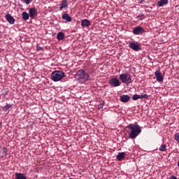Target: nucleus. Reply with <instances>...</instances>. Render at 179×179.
<instances>
[{"instance_id":"393cba45","label":"nucleus","mask_w":179,"mask_h":179,"mask_svg":"<svg viewBox=\"0 0 179 179\" xmlns=\"http://www.w3.org/2000/svg\"><path fill=\"white\" fill-rule=\"evenodd\" d=\"M42 50H43V48L41 46L36 45V51H42Z\"/></svg>"},{"instance_id":"20e7f679","label":"nucleus","mask_w":179,"mask_h":179,"mask_svg":"<svg viewBox=\"0 0 179 179\" xmlns=\"http://www.w3.org/2000/svg\"><path fill=\"white\" fill-rule=\"evenodd\" d=\"M119 79L122 82V83H127V85L131 83L132 82L131 75L127 73H123L120 74Z\"/></svg>"},{"instance_id":"412c9836","label":"nucleus","mask_w":179,"mask_h":179,"mask_svg":"<svg viewBox=\"0 0 179 179\" xmlns=\"http://www.w3.org/2000/svg\"><path fill=\"white\" fill-rule=\"evenodd\" d=\"M159 152H166V145L162 144L159 148Z\"/></svg>"},{"instance_id":"2eb2a0df","label":"nucleus","mask_w":179,"mask_h":179,"mask_svg":"<svg viewBox=\"0 0 179 179\" xmlns=\"http://www.w3.org/2000/svg\"><path fill=\"white\" fill-rule=\"evenodd\" d=\"M116 159L119 161L121 162V160H124V159H125V152H122L119 153Z\"/></svg>"},{"instance_id":"4468645a","label":"nucleus","mask_w":179,"mask_h":179,"mask_svg":"<svg viewBox=\"0 0 179 179\" xmlns=\"http://www.w3.org/2000/svg\"><path fill=\"white\" fill-rule=\"evenodd\" d=\"M65 8H68V0H63L62 1V3L60 4V10H62V9H65Z\"/></svg>"},{"instance_id":"c756f323","label":"nucleus","mask_w":179,"mask_h":179,"mask_svg":"<svg viewBox=\"0 0 179 179\" xmlns=\"http://www.w3.org/2000/svg\"><path fill=\"white\" fill-rule=\"evenodd\" d=\"M141 1H143V0H141Z\"/></svg>"},{"instance_id":"39448f33","label":"nucleus","mask_w":179,"mask_h":179,"mask_svg":"<svg viewBox=\"0 0 179 179\" xmlns=\"http://www.w3.org/2000/svg\"><path fill=\"white\" fill-rule=\"evenodd\" d=\"M129 47L131 50H134V51H141V50H142V47L141 46L139 43L136 41L130 43Z\"/></svg>"},{"instance_id":"9b49d317","label":"nucleus","mask_w":179,"mask_h":179,"mask_svg":"<svg viewBox=\"0 0 179 179\" xmlns=\"http://www.w3.org/2000/svg\"><path fill=\"white\" fill-rule=\"evenodd\" d=\"M81 26L83 27H89L90 26V21L87 19H84L81 21Z\"/></svg>"},{"instance_id":"aec40b11","label":"nucleus","mask_w":179,"mask_h":179,"mask_svg":"<svg viewBox=\"0 0 179 179\" xmlns=\"http://www.w3.org/2000/svg\"><path fill=\"white\" fill-rule=\"evenodd\" d=\"M22 17L23 20H29L30 15H29V13H27L26 12H23L22 13Z\"/></svg>"},{"instance_id":"4be33fe9","label":"nucleus","mask_w":179,"mask_h":179,"mask_svg":"<svg viewBox=\"0 0 179 179\" xmlns=\"http://www.w3.org/2000/svg\"><path fill=\"white\" fill-rule=\"evenodd\" d=\"M136 19H138V20H143V19H145V15L140 14L136 17Z\"/></svg>"},{"instance_id":"dca6fc26","label":"nucleus","mask_w":179,"mask_h":179,"mask_svg":"<svg viewBox=\"0 0 179 179\" xmlns=\"http://www.w3.org/2000/svg\"><path fill=\"white\" fill-rule=\"evenodd\" d=\"M62 19L66 20V22H72V17L69 14L64 13L62 15Z\"/></svg>"},{"instance_id":"cd10ccee","label":"nucleus","mask_w":179,"mask_h":179,"mask_svg":"<svg viewBox=\"0 0 179 179\" xmlns=\"http://www.w3.org/2000/svg\"><path fill=\"white\" fill-rule=\"evenodd\" d=\"M170 179H177V178L176 176H171Z\"/></svg>"},{"instance_id":"1a4fd4ad","label":"nucleus","mask_w":179,"mask_h":179,"mask_svg":"<svg viewBox=\"0 0 179 179\" xmlns=\"http://www.w3.org/2000/svg\"><path fill=\"white\" fill-rule=\"evenodd\" d=\"M6 19L10 24H15V18L10 14L6 15Z\"/></svg>"},{"instance_id":"6e6552de","label":"nucleus","mask_w":179,"mask_h":179,"mask_svg":"<svg viewBox=\"0 0 179 179\" xmlns=\"http://www.w3.org/2000/svg\"><path fill=\"white\" fill-rule=\"evenodd\" d=\"M29 15L30 18L34 19L37 16V10L35 8H30L29 9Z\"/></svg>"},{"instance_id":"bb28decb","label":"nucleus","mask_w":179,"mask_h":179,"mask_svg":"<svg viewBox=\"0 0 179 179\" xmlns=\"http://www.w3.org/2000/svg\"><path fill=\"white\" fill-rule=\"evenodd\" d=\"M132 99L133 100H138V94H136L133 95Z\"/></svg>"},{"instance_id":"f03ea898","label":"nucleus","mask_w":179,"mask_h":179,"mask_svg":"<svg viewBox=\"0 0 179 179\" xmlns=\"http://www.w3.org/2000/svg\"><path fill=\"white\" fill-rule=\"evenodd\" d=\"M74 78L78 83H81L82 85L90 80V75H89V73L86 72L84 69L78 71L75 74Z\"/></svg>"},{"instance_id":"c85d7f7f","label":"nucleus","mask_w":179,"mask_h":179,"mask_svg":"<svg viewBox=\"0 0 179 179\" xmlns=\"http://www.w3.org/2000/svg\"><path fill=\"white\" fill-rule=\"evenodd\" d=\"M2 127V122H0V127Z\"/></svg>"},{"instance_id":"f8f14e48","label":"nucleus","mask_w":179,"mask_h":179,"mask_svg":"<svg viewBox=\"0 0 179 179\" xmlns=\"http://www.w3.org/2000/svg\"><path fill=\"white\" fill-rule=\"evenodd\" d=\"M129 99L130 97L128 95L123 94L120 96V101H122V103H128Z\"/></svg>"},{"instance_id":"9d476101","label":"nucleus","mask_w":179,"mask_h":179,"mask_svg":"<svg viewBox=\"0 0 179 179\" xmlns=\"http://www.w3.org/2000/svg\"><path fill=\"white\" fill-rule=\"evenodd\" d=\"M155 75L157 78V82H163V76H162V73L159 71H156Z\"/></svg>"},{"instance_id":"423d86ee","label":"nucleus","mask_w":179,"mask_h":179,"mask_svg":"<svg viewBox=\"0 0 179 179\" xmlns=\"http://www.w3.org/2000/svg\"><path fill=\"white\" fill-rule=\"evenodd\" d=\"M145 31V29L142 27H136L133 29L132 33L134 36H139Z\"/></svg>"},{"instance_id":"f3484780","label":"nucleus","mask_w":179,"mask_h":179,"mask_svg":"<svg viewBox=\"0 0 179 179\" xmlns=\"http://www.w3.org/2000/svg\"><path fill=\"white\" fill-rule=\"evenodd\" d=\"M57 38L59 40V41H61V40H64L65 38V34L63 32H59L57 35Z\"/></svg>"},{"instance_id":"a878e982","label":"nucleus","mask_w":179,"mask_h":179,"mask_svg":"<svg viewBox=\"0 0 179 179\" xmlns=\"http://www.w3.org/2000/svg\"><path fill=\"white\" fill-rule=\"evenodd\" d=\"M175 140L177 141V142H179V133L176 134L175 135Z\"/></svg>"},{"instance_id":"7ed1b4c3","label":"nucleus","mask_w":179,"mask_h":179,"mask_svg":"<svg viewBox=\"0 0 179 179\" xmlns=\"http://www.w3.org/2000/svg\"><path fill=\"white\" fill-rule=\"evenodd\" d=\"M65 78V73L62 71H55L51 74V79L53 82H59Z\"/></svg>"},{"instance_id":"0eeeda50","label":"nucleus","mask_w":179,"mask_h":179,"mask_svg":"<svg viewBox=\"0 0 179 179\" xmlns=\"http://www.w3.org/2000/svg\"><path fill=\"white\" fill-rule=\"evenodd\" d=\"M109 85L113 86V87H117V86H121V83H120L118 78H113L109 80Z\"/></svg>"},{"instance_id":"ddd939ff","label":"nucleus","mask_w":179,"mask_h":179,"mask_svg":"<svg viewBox=\"0 0 179 179\" xmlns=\"http://www.w3.org/2000/svg\"><path fill=\"white\" fill-rule=\"evenodd\" d=\"M169 4V0H159L157 1V6L161 8L162 6H164V5Z\"/></svg>"},{"instance_id":"f257e3e1","label":"nucleus","mask_w":179,"mask_h":179,"mask_svg":"<svg viewBox=\"0 0 179 179\" xmlns=\"http://www.w3.org/2000/svg\"><path fill=\"white\" fill-rule=\"evenodd\" d=\"M126 129H127V134L130 139L136 138L139 134L142 132L141 126H139L138 124H130L126 127Z\"/></svg>"},{"instance_id":"6ab92c4d","label":"nucleus","mask_w":179,"mask_h":179,"mask_svg":"<svg viewBox=\"0 0 179 179\" xmlns=\"http://www.w3.org/2000/svg\"><path fill=\"white\" fill-rule=\"evenodd\" d=\"M13 107V104L6 103L5 106H3V111L6 113V111H8L9 108H12Z\"/></svg>"},{"instance_id":"5701e85b","label":"nucleus","mask_w":179,"mask_h":179,"mask_svg":"<svg viewBox=\"0 0 179 179\" xmlns=\"http://www.w3.org/2000/svg\"><path fill=\"white\" fill-rule=\"evenodd\" d=\"M138 99H148V97H149V95H148L147 94H141V95H138Z\"/></svg>"},{"instance_id":"a211bd4d","label":"nucleus","mask_w":179,"mask_h":179,"mask_svg":"<svg viewBox=\"0 0 179 179\" xmlns=\"http://www.w3.org/2000/svg\"><path fill=\"white\" fill-rule=\"evenodd\" d=\"M15 179H27L26 178V176H24V175L22 173H15Z\"/></svg>"},{"instance_id":"b1692460","label":"nucleus","mask_w":179,"mask_h":179,"mask_svg":"<svg viewBox=\"0 0 179 179\" xmlns=\"http://www.w3.org/2000/svg\"><path fill=\"white\" fill-rule=\"evenodd\" d=\"M24 2L27 5H29V3H31V2H33V0H24Z\"/></svg>"}]
</instances>
